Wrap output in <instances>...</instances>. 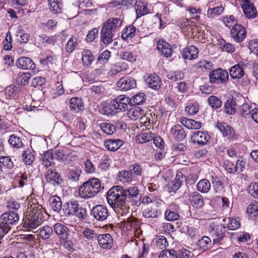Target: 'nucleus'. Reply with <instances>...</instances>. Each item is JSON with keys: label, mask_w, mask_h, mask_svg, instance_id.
Masks as SVG:
<instances>
[{"label": "nucleus", "mask_w": 258, "mask_h": 258, "mask_svg": "<svg viewBox=\"0 0 258 258\" xmlns=\"http://www.w3.org/2000/svg\"><path fill=\"white\" fill-rule=\"evenodd\" d=\"M43 212L42 206H34L24 219L23 227L30 231L40 225L44 220Z\"/></svg>", "instance_id": "nucleus-1"}, {"label": "nucleus", "mask_w": 258, "mask_h": 258, "mask_svg": "<svg viewBox=\"0 0 258 258\" xmlns=\"http://www.w3.org/2000/svg\"><path fill=\"white\" fill-rule=\"evenodd\" d=\"M124 188L120 185L112 187L107 192V200L112 207H124L127 203Z\"/></svg>", "instance_id": "nucleus-2"}, {"label": "nucleus", "mask_w": 258, "mask_h": 258, "mask_svg": "<svg viewBox=\"0 0 258 258\" xmlns=\"http://www.w3.org/2000/svg\"><path fill=\"white\" fill-rule=\"evenodd\" d=\"M101 190V183L96 178L88 179L79 188V195L84 199H89L95 196Z\"/></svg>", "instance_id": "nucleus-3"}, {"label": "nucleus", "mask_w": 258, "mask_h": 258, "mask_svg": "<svg viewBox=\"0 0 258 258\" xmlns=\"http://www.w3.org/2000/svg\"><path fill=\"white\" fill-rule=\"evenodd\" d=\"M130 98L124 95L117 96L109 104L111 112L113 113L124 111L128 108V105H130Z\"/></svg>", "instance_id": "nucleus-4"}, {"label": "nucleus", "mask_w": 258, "mask_h": 258, "mask_svg": "<svg viewBox=\"0 0 258 258\" xmlns=\"http://www.w3.org/2000/svg\"><path fill=\"white\" fill-rule=\"evenodd\" d=\"M209 81L216 85L225 84L229 80V73L226 70L221 68L211 71L209 74Z\"/></svg>", "instance_id": "nucleus-5"}, {"label": "nucleus", "mask_w": 258, "mask_h": 258, "mask_svg": "<svg viewBox=\"0 0 258 258\" xmlns=\"http://www.w3.org/2000/svg\"><path fill=\"white\" fill-rule=\"evenodd\" d=\"M246 65L243 62H240L234 65L229 69V74L231 79L233 80H239L243 78L242 84L244 86H247L250 84L249 80L244 77L245 72L244 69Z\"/></svg>", "instance_id": "nucleus-6"}, {"label": "nucleus", "mask_w": 258, "mask_h": 258, "mask_svg": "<svg viewBox=\"0 0 258 258\" xmlns=\"http://www.w3.org/2000/svg\"><path fill=\"white\" fill-rule=\"evenodd\" d=\"M91 215L97 221H103L108 217L109 212L106 207L98 205L92 209Z\"/></svg>", "instance_id": "nucleus-7"}, {"label": "nucleus", "mask_w": 258, "mask_h": 258, "mask_svg": "<svg viewBox=\"0 0 258 258\" xmlns=\"http://www.w3.org/2000/svg\"><path fill=\"white\" fill-rule=\"evenodd\" d=\"M125 195H126L127 203L133 202L134 205L139 206L141 203V198L139 196V190L137 186H132L127 189L124 188Z\"/></svg>", "instance_id": "nucleus-8"}, {"label": "nucleus", "mask_w": 258, "mask_h": 258, "mask_svg": "<svg viewBox=\"0 0 258 258\" xmlns=\"http://www.w3.org/2000/svg\"><path fill=\"white\" fill-rule=\"evenodd\" d=\"M246 31L241 24H238L232 27L230 30V36L236 42H241L246 37Z\"/></svg>", "instance_id": "nucleus-9"}, {"label": "nucleus", "mask_w": 258, "mask_h": 258, "mask_svg": "<svg viewBox=\"0 0 258 258\" xmlns=\"http://www.w3.org/2000/svg\"><path fill=\"white\" fill-rule=\"evenodd\" d=\"M216 127L221 132L223 136L228 140L233 141L237 139V137L235 131L227 123H218Z\"/></svg>", "instance_id": "nucleus-10"}, {"label": "nucleus", "mask_w": 258, "mask_h": 258, "mask_svg": "<svg viewBox=\"0 0 258 258\" xmlns=\"http://www.w3.org/2000/svg\"><path fill=\"white\" fill-rule=\"evenodd\" d=\"M209 231L212 236L217 237L213 239V243L215 244L219 242L225 236L226 226L224 224L211 225Z\"/></svg>", "instance_id": "nucleus-11"}, {"label": "nucleus", "mask_w": 258, "mask_h": 258, "mask_svg": "<svg viewBox=\"0 0 258 258\" xmlns=\"http://www.w3.org/2000/svg\"><path fill=\"white\" fill-rule=\"evenodd\" d=\"M241 7L245 16L248 19H253L256 17V9L249 0H242Z\"/></svg>", "instance_id": "nucleus-12"}, {"label": "nucleus", "mask_w": 258, "mask_h": 258, "mask_svg": "<svg viewBox=\"0 0 258 258\" xmlns=\"http://www.w3.org/2000/svg\"><path fill=\"white\" fill-rule=\"evenodd\" d=\"M118 88L120 91H126L136 86L135 80L129 77L120 78L116 83Z\"/></svg>", "instance_id": "nucleus-13"}, {"label": "nucleus", "mask_w": 258, "mask_h": 258, "mask_svg": "<svg viewBox=\"0 0 258 258\" xmlns=\"http://www.w3.org/2000/svg\"><path fill=\"white\" fill-rule=\"evenodd\" d=\"M188 201L190 205L196 209L202 208L205 205L203 197L197 191L188 193Z\"/></svg>", "instance_id": "nucleus-14"}, {"label": "nucleus", "mask_w": 258, "mask_h": 258, "mask_svg": "<svg viewBox=\"0 0 258 258\" xmlns=\"http://www.w3.org/2000/svg\"><path fill=\"white\" fill-rule=\"evenodd\" d=\"M210 139V137L207 133L200 131L194 133L191 137L192 142L199 145H206Z\"/></svg>", "instance_id": "nucleus-15"}, {"label": "nucleus", "mask_w": 258, "mask_h": 258, "mask_svg": "<svg viewBox=\"0 0 258 258\" xmlns=\"http://www.w3.org/2000/svg\"><path fill=\"white\" fill-rule=\"evenodd\" d=\"M99 245L103 249H110L113 244V240L111 235L109 233L99 234L97 236Z\"/></svg>", "instance_id": "nucleus-16"}, {"label": "nucleus", "mask_w": 258, "mask_h": 258, "mask_svg": "<svg viewBox=\"0 0 258 258\" xmlns=\"http://www.w3.org/2000/svg\"><path fill=\"white\" fill-rule=\"evenodd\" d=\"M199 52V50L197 47L189 45L183 49L181 55L185 59L192 60L198 58Z\"/></svg>", "instance_id": "nucleus-17"}, {"label": "nucleus", "mask_w": 258, "mask_h": 258, "mask_svg": "<svg viewBox=\"0 0 258 258\" xmlns=\"http://www.w3.org/2000/svg\"><path fill=\"white\" fill-rule=\"evenodd\" d=\"M16 66L22 70H32L36 69V65L29 57H20L16 61Z\"/></svg>", "instance_id": "nucleus-18"}, {"label": "nucleus", "mask_w": 258, "mask_h": 258, "mask_svg": "<svg viewBox=\"0 0 258 258\" xmlns=\"http://www.w3.org/2000/svg\"><path fill=\"white\" fill-rule=\"evenodd\" d=\"M0 219L9 225H16L18 222L19 216L16 211H9L3 214Z\"/></svg>", "instance_id": "nucleus-19"}, {"label": "nucleus", "mask_w": 258, "mask_h": 258, "mask_svg": "<svg viewBox=\"0 0 258 258\" xmlns=\"http://www.w3.org/2000/svg\"><path fill=\"white\" fill-rule=\"evenodd\" d=\"M172 137L177 141H183L186 137V134L183 127L179 125H174L170 130Z\"/></svg>", "instance_id": "nucleus-20"}, {"label": "nucleus", "mask_w": 258, "mask_h": 258, "mask_svg": "<svg viewBox=\"0 0 258 258\" xmlns=\"http://www.w3.org/2000/svg\"><path fill=\"white\" fill-rule=\"evenodd\" d=\"M145 114L144 110L140 107H132L127 112V116L131 120L134 121L143 119V117Z\"/></svg>", "instance_id": "nucleus-21"}, {"label": "nucleus", "mask_w": 258, "mask_h": 258, "mask_svg": "<svg viewBox=\"0 0 258 258\" xmlns=\"http://www.w3.org/2000/svg\"><path fill=\"white\" fill-rule=\"evenodd\" d=\"M122 23V21L120 18H111L107 20L103 25L116 33L119 30Z\"/></svg>", "instance_id": "nucleus-22"}, {"label": "nucleus", "mask_w": 258, "mask_h": 258, "mask_svg": "<svg viewBox=\"0 0 258 258\" xmlns=\"http://www.w3.org/2000/svg\"><path fill=\"white\" fill-rule=\"evenodd\" d=\"M69 107L73 112H79L82 111L84 108V102L79 97H73L70 99Z\"/></svg>", "instance_id": "nucleus-23"}, {"label": "nucleus", "mask_w": 258, "mask_h": 258, "mask_svg": "<svg viewBox=\"0 0 258 258\" xmlns=\"http://www.w3.org/2000/svg\"><path fill=\"white\" fill-rule=\"evenodd\" d=\"M115 35V33L103 25L100 36L101 41L104 44H108L111 43L113 41V38Z\"/></svg>", "instance_id": "nucleus-24"}, {"label": "nucleus", "mask_w": 258, "mask_h": 258, "mask_svg": "<svg viewBox=\"0 0 258 258\" xmlns=\"http://www.w3.org/2000/svg\"><path fill=\"white\" fill-rule=\"evenodd\" d=\"M143 215L145 218H158L161 214L160 209L153 208L150 205H145L142 207Z\"/></svg>", "instance_id": "nucleus-25"}, {"label": "nucleus", "mask_w": 258, "mask_h": 258, "mask_svg": "<svg viewBox=\"0 0 258 258\" xmlns=\"http://www.w3.org/2000/svg\"><path fill=\"white\" fill-rule=\"evenodd\" d=\"M53 229L60 239L66 240L69 236L68 228L62 223H57L54 225Z\"/></svg>", "instance_id": "nucleus-26"}, {"label": "nucleus", "mask_w": 258, "mask_h": 258, "mask_svg": "<svg viewBox=\"0 0 258 258\" xmlns=\"http://www.w3.org/2000/svg\"><path fill=\"white\" fill-rule=\"evenodd\" d=\"M157 49L165 57H169L171 56L172 49L171 45L166 41L159 40L157 44Z\"/></svg>", "instance_id": "nucleus-27"}, {"label": "nucleus", "mask_w": 258, "mask_h": 258, "mask_svg": "<svg viewBox=\"0 0 258 258\" xmlns=\"http://www.w3.org/2000/svg\"><path fill=\"white\" fill-rule=\"evenodd\" d=\"M137 18H139L143 16L148 14L150 12V8L148 4L146 3L139 1L137 2L135 6Z\"/></svg>", "instance_id": "nucleus-28"}, {"label": "nucleus", "mask_w": 258, "mask_h": 258, "mask_svg": "<svg viewBox=\"0 0 258 258\" xmlns=\"http://www.w3.org/2000/svg\"><path fill=\"white\" fill-rule=\"evenodd\" d=\"M124 142L119 139H110L105 141V147L109 151H116L121 147Z\"/></svg>", "instance_id": "nucleus-29"}, {"label": "nucleus", "mask_w": 258, "mask_h": 258, "mask_svg": "<svg viewBox=\"0 0 258 258\" xmlns=\"http://www.w3.org/2000/svg\"><path fill=\"white\" fill-rule=\"evenodd\" d=\"M180 123L188 129L198 130L201 127L202 123L193 119H187L182 117L180 118Z\"/></svg>", "instance_id": "nucleus-30"}, {"label": "nucleus", "mask_w": 258, "mask_h": 258, "mask_svg": "<svg viewBox=\"0 0 258 258\" xmlns=\"http://www.w3.org/2000/svg\"><path fill=\"white\" fill-rule=\"evenodd\" d=\"M45 177L48 182H51L54 185L59 184V180H61L60 175L56 172L55 170L52 169L48 170Z\"/></svg>", "instance_id": "nucleus-31"}, {"label": "nucleus", "mask_w": 258, "mask_h": 258, "mask_svg": "<svg viewBox=\"0 0 258 258\" xmlns=\"http://www.w3.org/2000/svg\"><path fill=\"white\" fill-rule=\"evenodd\" d=\"M146 82L148 84L149 87L153 89H158L160 87L161 80L158 75H150L146 79Z\"/></svg>", "instance_id": "nucleus-32"}, {"label": "nucleus", "mask_w": 258, "mask_h": 258, "mask_svg": "<svg viewBox=\"0 0 258 258\" xmlns=\"http://www.w3.org/2000/svg\"><path fill=\"white\" fill-rule=\"evenodd\" d=\"M183 183V177L182 173H177L175 179L171 183L168 184L170 192H176L181 186Z\"/></svg>", "instance_id": "nucleus-33"}, {"label": "nucleus", "mask_w": 258, "mask_h": 258, "mask_svg": "<svg viewBox=\"0 0 258 258\" xmlns=\"http://www.w3.org/2000/svg\"><path fill=\"white\" fill-rule=\"evenodd\" d=\"M136 34V28L132 25L127 26L124 29L121 34V38L124 40L132 39Z\"/></svg>", "instance_id": "nucleus-34"}, {"label": "nucleus", "mask_w": 258, "mask_h": 258, "mask_svg": "<svg viewBox=\"0 0 258 258\" xmlns=\"http://www.w3.org/2000/svg\"><path fill=\"white\" fill-rule=\"evenodd\" d=\"M50 11L53 14H58L61 12L62 7L61 0H48Z\"/></svg>", "instance_id": "nucleus-35"}, {"label": "nucleus", "mask_w": 258, "mask_h": 258, "mask_svg": "<svg viewBox=\"0 0 258 258\" xmlns=\"http://www.w3.org/2000/svg\"><path fill=\"white\" fill-rule=\"evenodd\" d=\"M50 206L55 212H58L62 208V203L60 198L56 196L50 197L49 199Z\"/></svg>", "instance_id": "nucleus-36"}, {"label": "nucleus", "mask_w": 258, "mask_h": 258, "mask_svg": "<svg viewBox=\"0 0 258 258\" xmlns=\"http://www.w3.org/2000/svg\"><path fill=\"white\" fill-rule=\"evenodd\" d=\"M92 94L96 97H102L106 95V90L101 84H96L90 88Z\"/></svg>", "instance_id": "nucleus-37"}, {"label": "nucleus", "mask_w": 258, "mask_h": 258, "mask_svg": "<svg viewBox=\"0 0 258 258\" xmlns=\"http://www.w3.org/2000/svg\"><path fill=\"white\" fill-rule=\"evenodd\" d=\"M197 188L202 193H207L211 188V183L207 179H201L198 182Z\"/></svg>", "instance_id": "nucleus-38"}, {"label": "nucleus", "mask_w": 258, "mask_h": 258, "mask_svg": "<svg viewBox=\"0 0 258 258\" xmlns=\"http://www.w3.org/2000/svg\"><path fill=\"white\" fill-rule=\"evenodd\" d=\"M22 158L24 162L27 165H31L34 162L35 157L31 150L27 148L24 150L22 155Z\"/></svg>", "instance_id": "nucleus-39"}, {"label": "nucleus", "mask_w": 258, "mask_h": 258, "mask_svg": "<svg viewBox=\"0 0 258 258\" xmlns=\"http://www.w3.org/2000/svg\"><path fill=\"white\" fill-rule=\"evenodd\" d=\"M31 77L29 73L20 72L16 79V82L19 85L24 86L29 83Z\"/></svg>", "instance_id": "nucleus-40"}, {"label": "nucleus", "mask_w": 258, "mask_h": 258, "mask_svg": "<svg viewBox=\"0 0 258 258\" xmlns=\"http://www.w3.org/2000/svg\"><path fill=\"white\" fill-rule=\"evenodd\" d=\"M94 59L92 52L89 50H85L82 52V60L86 67L90 66Z\"/></svg>", "instance_id": "nucleus-41"}, {"label": "nucleus", "mask_w": 258, "mask_h": 258, "mask_svg": "<svg viewBox=\"0 0 258 258\" xmlns=\"http://www.w3.org/2000/svg\"><path fill=\"white\" fill-rule=\"evenodd\" d=\"M195 68L200 69L203 72L211 70L213 68V63L207 60H201L195 64Z\"/></svg>", "instance_id": "nucleus-42"}, {"label": "nucleus", "mask_w": 258, "mask_h": 258, "mask_svg": "<svg viewBox=\"0 0 258 258\" xmlns=\"http://www.w3.org/2000/svg\"><path fill=\"white\" fill-rule=\"evenodd\" d=\"M226 227L231 230H234L238 228L240 225L238 221L233 218L223 219V220Z\"/></svg>", "instance_id": "nucleus-43"}, {"label": "nucleus", "mask_w": 258, "mask_h": 258, "mask_svg": "<svg viewBox=\"0 0 258 258\" xmlns=\"http://www.w3.org/2000/svg\"><path fill=\"white\" fill-rule=\"evenodd\" d=\"M101 130L105 134L111 135L116 131V127L110 123L102 122L99 124Z\"/></svg>", "instance_id": "nucleus-44"}, {"label": "nucleus", "mask_w": 258, "mask_h": 258, "mask_svg": "<svg viewBox=\"0 0 258 258\" xmlns=\"http://www.w3.org/2000/svg\"><path fill=\"white\" fill-rule=\"evenodd\" d=\"M197 244L200 248L205 251L211 247L212 241L208 236H204L198 240Z\"/></svg>", "instance_id": "nucleus-45"}, {"label": "nucleus", "mask_w": 258, "mask_h": 258, "mask_svg": "<svg viewBox=\"0 0 258 258\" xmlns=\"http://www.w3.org/2000/svg\"><path fill=\"white\" fill-rule=\"evenodd\" d=\"M228 99L230 102V103L235 108V110L239 108L240 106L242 105L243 102L245 101L244 97L240 94L236 95L235 96H233L232 98H229Z\"/></svg>", "instance_id": "nucleus-46"}, {"label": "nucleus", "mask_w": 258, "mask_h": 258, "mask_svg": "<svg viewBox=\"0 0 258 258\" xmlns=\"http://www.w3.org/2000/svg\"><path fill=\"white\" fill-rule=\"evenodd\" d=\"M52 234L53 229L48 225L43 226L39 231V236L43 240L48 239Z\"/></svg>", "instance_id": "nucleus-47"}, {"label": "nucleus", "mask_w": 258, "mask_h": 258, "mask_svg": "<svg viewBox=\"0 0 258 258\" xmlns=\"http://www.w3.org/2000/svg\"><path fill=\"white\" fill-rule=\"evenodd\" d=\"M9 143L13 148H20L23 147V143L22 139L14 135H12L10 136Z\"/></svg>", "instance_id": "nucleus-48"}, {"label": "nucleus", "mask_w": 258, "mask_h": 258, "mask_svg": "<svg viewBox=\"0 0 258 258\" xmlns=\"http://www.w3.org/2000/svg\"><path fill=\"white\" fill-rule=\"evenodd\" d=\"M247 213L254 219L258 216V203L256 202L249 205L246 209Z\"/></svg>", "instance_id": "nucleus-49"}, {"label": "nucleus", "mask_w": 258, "mask_h": 258, "mask_svg": "<svg viewBox=\"0 0 258 258\" xmlns=\"http://www.w3.org/2000/svg\"><path fill=\"white\" fill-rule=\"evenodd\" d=\"M43 165L45 167H49L53 159L52 152L50 151L45 152L41 157Z\"/></svg>", "instance_id": "nucleus-50"}, {"label": "nucleus", "mask_w": 258, "mask_h": 258, "mask_svg": "<svg viewBox=\"0 0 258 258\" xmlns=\"http://www.w3.org/2000/svg\"><path fill=\"white\" fill-rule=\"evenodd\" d=\"M131 105H136L142 104L146 100L145 95L143 93H140L133 96L131 98H130Z\"/></svg>", "instance_id": "nucleus-51"}, {"label": "nucleus", "mask_w": 258, "mask_h": 258, "mask_svg": "<svg viewBox=\"0 0 258 258\" xmlns=\"http://www.w3.org/2000/svg\"><path fill=\"white\" fill-rule=\"evenodd\" d=\"M239 108L241 115L244 117H247L251 114V106L249 103H245V101L243 102L242 105Z\"/></svg>", "instance_id": "nucleus-52"}, {"label": "nucleus", "mask_w": 258, "mask_h": 258, "mask_svg": "<svg viewBox=\"0 0 258 258\" xmlns=\"http://www.w3.org/2000/svg\"><path fill=\"white\" fill-rule=\"evenodd\" d=\"M0 163L2 166L8 169H12L14 167V164L10 156H1Z\"/></svg>", "instance_id": "nucleus-53"}, {"label": "nucleus", "mask_w": 258, "mask_h": 258, "mask_svg": "<svg viewBox=\"0 0 258 258\" xmlns=\"http://www.w3.org/2000/svg\"><path fill=\"white\" fill-rule=\"evenodd\" d=\"M119 176L121 177V180L123 182H130L133 180L135 178L132 170H123L119 172Z\"/></svg>", "instance_id": "nucleus-54"}, {"label": "nucleus", "mask_w": 258, "mask_h": 258, "mask_svg": "<svg viewBox=\"0 0 258 258\" xmlns=\"http://www.w3.org/2000/svg\"><path fill=\"white\" fill-rule=\"evenodd\" d=\"M165 219L169 221H173L178 220L179 218L178 213L173 211L171 208L167 209L165 212Z\"/></svg>", "instance_id": "nucleus-55"}, {"label": "nucleus", "mask_w": 258, "mask_h": 258, "mask_svg": "<svg viewBox=\"0 0 258 258\" xmlns=\"http://www.w3.org/2000/svg\"><path fill=\"white\" fill-rule=\"evenodd\" d=\"M212 182L213 188L216 193L221 194L224 191L223 183L218 178L213 179Z\"/></svg>", "instance_id": "nucleus-56"}, {"label": "nucleus", "mask_w": 258, "mask_h": 258, "mask_svg": "<svg viewBox=\"0 0 258 258\" xmlns=\"http://www.w3.org/2000/svg\"><path fill=\"white\" fill-rule=\"evenodd\" d=\"M156 248L159 249L165 248L168 245L167 239L163 236H158L155 239Z\"/></svg>", "instance_id": "nucleus-57"}, {"label": "nucleus", "mask_w": 258, "mask_h": 258, "mask_svg": "<svg viewBox=\"0 0 258 258\" xmlns=\"http://www.w3.org/2000/svg\"><path fill=\"white\" fill-rule=\"evenodd\" d=\"M52 154L54 159L62 161L66 163H69V162H67L68 155L64 154L63 150H55Z\"/></svg>", "instance_id": "nucleus-58"}, {"label": "nucleus", "mask_w": 258, "mask_h": 258, "mask_svg": "<svg viewBox=\"0 0 258 258\" xmlns=\"http://www.w3.org/2000/svg\"><path fill=\"white\" fill-rule=\"evenodd\" d=\"M119 57L130 62H134L136 60V56L132 52L128 51H122L120 52Z\"/></svg>", "instance_id": "nucleus-59"}, {"label": "nucleus", "mask_w": 258, "mask_h": 258, "mask_svg": "<svg viewBox=\"0 0 258 258\" xmlns=\"http://www.w3.org/2000/svg\"><path fill=\"white\" fill-rule=\"evenodd\" d=\"M209 105L213 108L217 109L220 107L222 102L220 99L215 96H211L208 99Z\"/></svg>", "instance_id": "nucleus-60"}, {"label": "nucleus", "mask_w": 258, "mask_h": 258, "mask_svg": "<svg viewBox=\"0 0 258 258\" xmlns=\"http://www.w3.org/2000/svg\"><path fill=\"white\" fill-rule=\"evenodd\" d=\"M222 21L225 25L229 28L230 27H233L234 26L238 25L237 20L232 15H230L224 17Z\"/></svg>", "instance_id": "nucleus-61"}, {"label": "nucleus", "mask_w": 258, "mask_h": 258, "mask_svg": "<svg viewBox=\"0 0 258 258\" xmlns=\"http://www.w3.org/2000/svg\"><path fill=\"white\" fill-rule=\"evenodd\" d=\"M67 205L68 206V214L69 215H75L80 208L79 204L76 201H70L67 203Z\"/></svg>", "instance_id": "nucleus-62"}, {"label": "nucleus", "mask_w": 258, "mask_h": 258, "mask_svg": "<svg viewBox=\"0 0 258 258\" xmlns=\"http://www.w3.org/2000/svg\"><path fill=\"white\" fill-rule=\"evenodd\" d=\"M78 44L77 38L74 36H72L69 40L66 49L69 53L72 52L76 48Z\"/></svg>", "instance_id": "nucleus-63"}, {"label": "nucleus", "mask_w": 258, "mask_h": 258, "mask_svg": "<svg viewBox=\"0 0 258 258\" xmlns=\"http://www.w3.org/2000/svg\"><path fill=\"white\" fill-rule=\"evenodd\" d=\"M159 258H177L176 251L173 249L163 250L160 253Z\"/></svg>", "instance_id": "nucleus-64"}]
</instances>
